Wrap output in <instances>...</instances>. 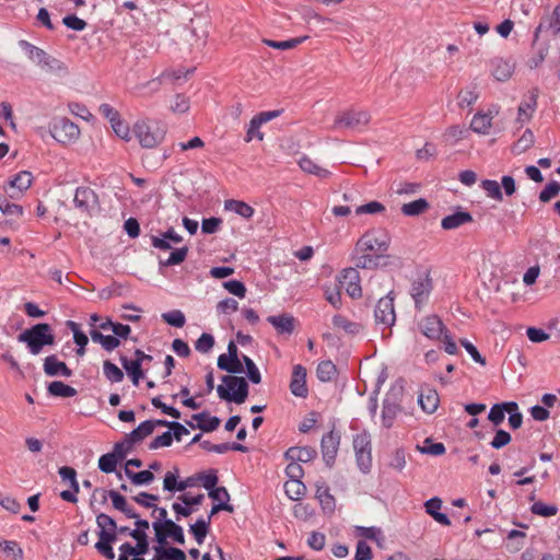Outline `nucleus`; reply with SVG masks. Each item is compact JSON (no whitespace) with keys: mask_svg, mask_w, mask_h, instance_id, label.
<instances>
[{"mask_svg":"<svg viewBox=\"0 0 560 560\" xmlns=\"http://www.w3.org/2000/svg\"><path fill=\"white\" fill-rule=\"evenodd\" d=\"M132 132L142 148L153 149L164 141L166 127L161 121L141 118L133 124Z\"/></svg>","mask_w":560,"mask_h":560,"instance_id":"nucleus-1","label":"nucleus"},{"mask_svg":"<svg viewBox=\"0 0 560 560\" xmlns=\"http://www.w3.org/2000/svg\"><path fill=\"white\" fill-rule=\"evenodd\" d=\"M374 317L377 324H382L387 328L394 325L396 320V313L392 293H388L378 300L374 308Z\"/></svg>","mask_w":560,"mask_h":560,"instance_id":"nucleus-10","label":"nucleus"},{"mask_svg":"<svg viewBox=\"0 0 560 560\" xmlns=\"http://www.w3.org/2000/svg\"><path fill=\"white\" fill-rule=\"evenodd\" d=\"M381 259H383V256L380 255L360 254L355 259V266L357 268L373 269L378 266Z\"/></svg>","mask_w":560,"mask_h":560,"instance_id":"nucleus-47","label":"nucleus"},{"mask_svg":"<svg viewBox=\"0 0 560 560\" xmlns=\"http://www.w3.org/2000/svg\"><path fill=\"white\" fill-rule=\"evenodd\" d=\"M51 137L61 144H71L79 140L81 131L77 124L67 117H55L50 125Z\"/></svg>","mask_w":560,"mask_h":560,"instance_id":"nucleus-4","label":"nucleus"},{"mask_svg":"<svg viewBox=\"0 0 560 560\" xmlns=\"http://www.w3.org/2000/svg\"><path fill=\"white\" fill-rule=\"evenodd\" d=\"M44 372L48 376H65L70 377L72 375L71 370L62 361H59L56 355H48L44 361Z\"/></svg>","mask_w":560,"mask_h":560,"instance_id":"nucleus-22","label":"nucleus"},{"mask_svg":"<svg viewBox=\"0 0 560 560\" xmlns=\"http://www.w3.org/2000/svg\"><path fill=\"white\" fill-rule=\"evenodd\" d=\"M401 412V406L397 401V399L392 398L390 395H387L383 401L381 421L382 425L386 429H389L394 425L398 416Z\"/></svg>","mask_w":560,"mask_h":560,"instance_id":"nucleus-17","label":"nucleus"},{"mask_svg":"<svg viewBox=\"0 0 560 560\" xmlns=\"http://www.w3.org/2000/svg\"><path fill=\"white\" fill-rule=\"evenodd\" d=\"M0 548L12 560H23V550L16 541L0 539Z\"/></svg>","mask_w":560,"mask_h":560,"instance_id":"nucleus-43","label":"nucleus"},{"mask_svg":"<svg viewBox=\"0 0 560 560\" xmlns=\"http://www.w3.org/2000/svg\"><path fill=\"white\" fill-rule=\"evenodd\" d=\"M33 175L31 172L21 171L9 180V197L18 199L31 187Z\"/></svg>","mask_w":560,"mask_h":560,"instance_id":"nucleus-13","label":"nucleus"},{"mask_svg":"<svg viewBox=\"0 0 560 560\" xmlns=\"http://www.w3.org/2000/svg\"><path fill=\"white\" fill-rule=\"evenodd\" d=\"M267 320L275 327L278 334H291L294 330V317L289 314L269 316Z\"/></svg>","mask_w":560,"mask_h":560,"instance_id":"nucleus-28","label":"nucleus"},{"mask_svg":"<svg viewBox=\"0 0 560 560\" xmlns=\"http://www.w3.org/2000/svg\"><path fill=\"white\" fill-rule=\"evenodd\" d=\"M560 192V184L558 182H551L539 194V200L541 202H548Z\"/></svg>","mask_w":560,"mask_h":560,"instance_id":"nucleus-63","label":"nucleus"},{"mask_svg":"<svg viewBox=\"0 0 560 560\" xmlns=\"http://www.w3.org/2000/svg\"><path fill=\"white\" fill-rule=\"evenodd\" d=\"M406 452L402 448H396L389 456L388 466L397 471H402L406 467Z\"/></svg>","mask_w":560,"mask_h":560,"instance_id":"nucleus-54","label":"nucleus"},{"mask_svg":"<svg viewBox=\"0 0 560 560\" xmlns=\"http://www.w3.org/2000/svg\"><path fill=\"white\" fill-rule=\"evenodd\" d=\"M387 249V243L380 241L375 232L364 233L355 244V252L358 254L377 253Z\"/></svg>","mask_w":560,"mask_h":560,"instance_id":"nucleus-14","label":"nucleus"},{"mask_svg":"<svg viewBox=\"0 0 560 560\" xmlns=\"http://www.w3.org/2000/svg\"><path fill=\"white\" fill-rule=\"evenodd\" d=\"M126 476L132 481L133 485H149L153 481L154 475L151 470H142L133 472L130 469H126Z\"/></svg>","mask_w":560,"mask_h":560,"instance_id":"nucleus-52","label":"nucleus"},{"mask_svg":"<svg viewBox=\"0 0 560 560\" xmlns=\"http://www.w3.org/2000/svg\"><path fill=\"white\" fill-rule=\"evenodd\" d=\"M530 511L535 515L551 517L557 514L558 508L556 505H548L541 501H537L530 506Z\"/></svg>","mask_w":560,"mask_h":560,"instance_id":"nucleus-56","label":"nucleus"},{"mask_svg":"<svg viewBox=\"0 0 560 560\" xmlns=\"http://www.w3.org/2000/svg\"><path fill=\"white\" fill-rule=\"evenodd\" d=\"M113 536L104 534V537H98V541L95 544V548L102 553L105 558L113 560L115 558V553L112 548V544L115 541Z\"/></svg>","mask_w":560,"mask_h":560,"instance_id":"nucleus-44","label":"nucleus"},{"mask_svg":"<svg viewBox=\"0 0 560 560\" xmlns=\"http://www.w3.org/2000/svg\"><path fill=\"white\" fill-rule=\"evenodd\" d=\"M96 524L100 527L98 537H104V534L110 535L117 539V525L114 518L105 513L96 516Z\"/></svg>","mask_w":560,"mask_h":560,"instance_id":"nucleus-31","label":"nucleus"},{"mask_svg":"<svg viewBox=\"0 0 560 560\" xmlns=\"http://www.w3.org/2000/svg\"><path fill=\"white\" fill-rule=\"evenodd\" d=\"M458 105L464 108L476 103L478 100V93L474 89L462 90L458 93Z\"/></svg>","mask_w":560,"mask_h":560,"instance_id":"nucleus-61","label":"nucleus"},{"mask_svg":"<svg viewBox=\"0 0 560 560\" xmlns=\"http://www.w3.org/2000/svg\"><path fill=\"white\" fill-rule=\"evenodd\" d=\"M179 483V469L174 467L172 470H168L163 479V489L168 492H176L178 490Z\"/></svg>","mask_w":560,"mask_h":560,"instance_id":"nucleus-50","label":"nucleus"},{"mask_svg":"<svg viewBox=\"0 0 560 560\" xmlns=\"http://www.w3.org/2000/svg\"><path fill=\"white\" fill-rule=\"evenodd\" d=\"M421 332L429 339H439L444 330V325L439 316L429 315L419 323Z\"/></svg>","mask_w":560,"mask_h":560,"instance_id":"nucleus-19","label":"nucleus"},{"mask_svg":"<svg viewBox=\"0 0 560 560\" xmlns=\"http://www.w3.org/2000/svg\"><path fill=\"white\" fill-rule=\"evenodd\" d=\"M290 390L296 397H306L308 389L306 386V370L298 364L293 368Z\"/></svg>","mask_w":560,"mask_h":560,"instance_id":"nucleus-20","label":"nucleus"},{"mask_svg":"<svg viewBox=\"0 0 560 560\" xmlns=\"http://www.w3.org/2000/svg\"><path fill=\"white\" fill-rule=\"evenodd\" d=\"M429 209V202L423 199L419 198L417 200H413L408 203H404L401 206V212L407 217H416L423 212H425Z\"/></svg>","mask_w":560,"mask_h":560,"instance_id":"nucleus-37","label":"nucleus"},{"mask_svg":"<svg viewBox=\"0 0 560 560\" xmlns=\"http://www.w3.org/2000/svg\"><path fill=\"white\" fill-rule=\"evenodd\" d=\"M336 366L331 361H323L318 364L317 377L323 382L331 381L336 375Z\"/></svg>","mask_w":560,"mask_h":560,"instance_id":"nucleus-51","label":"nucleus"},{"mask_svg":"<svg viewBox=\"0 0 560 560\" xmlns=\"http://www.w3.org/2000/svg\"><path fill=\"white\" fill-rule=\"evenodd\" d=\"M474 221L472 215L467 211H457L453 214L446 215L441 221V226L444 230H455L467 223Z\"/></svg>","mask_w":560,"mask_h":560,"instance_id":"nucleus-25","label":"nucleus"},{"mask_svg":"<svg viewBox=\"0 0 560 560\" xmlns=\"http://www.w3.org/2000/svg\"><path fill=\"white\" fill-rule=\"evenodd\" d=\"M192 418L198 421V428L205 432H212L220 424L218 417H210L206 412L194 415Z\"/></svg>","mask_w":560,"mask_h":560,"instance_id":"nucleus-42","label":"nucleus"},{"mask_svg":"<svg viewBox=\"0 0 560 560\" xmlns=\"http://www.w3.org/2000/svg\"><path fill=\"white\" fill-rule=\"evenodd\" d=\"M218 366L219 369L233 374L243 372L242 362L232 360L226 354H221L218 358Z\"/></svg>","mask_w":560,"mask_h":560,"instance_id":"nucleus-46","label":"nucleus"},{"mask_svg":"<svg viewBox=\"0 0 560 560\" xmlns=\"http://www.w3.org/2000/svg\"><path fill=\"white\" fill-rule=\"evenodd\" d=\"M307 38H308V36H302V37H296V38L281 40V42L272 40V39H262V43L265 45H267L268 47H271L275 49L289 50V49L295 48L296 46H299L300 44L305 42Z\"/></svg>","mask_w":560,"mask_h":560,"instance_id":"nucleus-41","label":"nucleus"},{"mask_svg":"<svg viewBox=\"0 0 560 560\" xmlns=\"http://www.w3.org/2000/svg\"><path fill=\"white\" fill-rule=\"evenodd\" d=\"M109 498L112 499L113 506L121 511L129 518H138V514L133 512V510L128 505L125 497L118 493L115 490L109 491Z\"/></svg>","mask_w":560,"mask_h":560,"instance_id":"nucleus-35","label":"nucleus"},{"mask_svg":"<svg viewBox=\"0 0 560 560\" xmlns=\"http://www.w3.org/2000/svg\"><path fill=\"white\" fill-rule=\"evenodd\" d=\"M280 115L279 110H269V112H261L258 115L254 116L249 122L247 132H246V142L252 141L254 138H257L258 140L264 139V133L259 131V128L272 120L273 118H277Z\"/></svg>","mask_w":560,"mask_h":560,"instance_id":"nucleus-12","label":"nucleus"},{"mask_svg":"<svg viewBox=\"0 0 560 560\" xmlns=\"http://www.w3.org/2000/svg\"><path fill=\"white\" fill-rule=\"evenodd\" d=\"M371 115L363 109L349 108L338 113L334 120L335 129L359 130L369 125Z\"/></svg>","mask_w":560,"mask_h":560,"instance_id":"nucleus-5","label":"nucleus"},{"mask_svg":"<svg viewBox=\"0 0 560 560\" xmlns=\"http://www.w3.org/2000/svg\"><path fill=\"white\" fill-rule=\"evenodd\" d=\"M317 453L313 447H290L285 452V458L295 463H307L316 457Z\"/></svg>","mask_w":560,"mask_h":560,"instance_id":"nucleus-27","label":"nucleus"},{"mask_svg":"<svg viewBox=\"0 0 560 560\" xmlns=\"http://www.w3.org/2000/svg\"><path fill=\"white\" fill-rule=\"evenodd\" d=\"M418 402L427 413H433L440 404L438 392L431 387H422L418 396Z\"/></svg>","mask_w":560,"mask_h":560,"instance_id":"nucleus-21","label":"nucleus"},{"mask_svg":"<svg viewBox=\"0 0 560 560\" xmlns=\"http://www.w3.org/2000/svg\"><path fill=\"white\" fill-rule=\"evenodd\" d=\"M152 527L155 533L156 541L160 545H165L167 538H172L179 545L185 544V536L183 528L172 520H164V522H153Z\"/></svg>","mask_w":560,"mask_h":560,"instance_id":"nucleus-9","label":"nucleus"},{"mask_svg":"<svg viewBox=\"0 0 560 560\" xmlns=\"http://www.w3.org/2000/svg\"><path fill=\"white\" fill-rule=\"evenodd\" d=\"M515 410H517V404L514 401L495 404L491 407L490 412L488 415V419L494 425H499L503 422L505 418V412H511Z\"/></svg>","mask_w":560,"mask_h":560,"instance_id":"nucleus-26","label":"nucleus"},{"mask_svg":"<svg viewBox=\"0 0 560 560\" xmlns=\"http://www.w3.org/2000/svg\"><path fill=\"white\" fill-rule=\"evenodd\" d=\"M481 188L486 191L488 197L497 201H501L503 199L500 185L497 180L485 179L481 182Z\"/></svg>","mask_w":560,"mask_h":560,"instance_id":"nucleus-55","label":"nucleus"},{"mask_svg":"<svg viewBox=\"0 0 560 560\" xmlns=\"http://www.w3.org/2000/svg\"><path fill=\"white\" fill-rule=\"evenodd\" d=\"M103 372L105 377L112 383H119L124 380L122 371L108 360L103 363Z\"/></svg>","mask_w":560,"mask_h":560,"instance_id":"nucleus-49","label":"nucleus"},{"mask_svg":"<svg viewBox=\"0 0 560 560\" xmlns=\"http://www.w3.org/2000/svg\"><path fill=\"white\" fill-rule=\"evenodd\" d=\"M67 327L72 331L73 340L78 347H85L88 345V336L80 330V326L75 322L68 320Z\"/></svg>","mask_w":560,"mask_h":560,"instance_id":"nucleus-60","label":"nucleus"},{"mask_svg":"<svg viewBox=\"0 0 560 560\" xmlns=\"http://www.w3.org/2000/svg\"><path fill=\"white\" fill-rule=\"evenodd\" d=\"M190 108L189 98L183 94H176L170 103V110L174 114H185Z\"/></svg>","mask_w":560,"mask_h":560,"instance_id":"nucleus-48","label":"nucleus"},{"mask_svg":"<svg viewBox=\"0 0 560 560\" xmlns=\"http://www.w3.org/2000/svg\"><path fill=\"white\" fill-rule=\"evenodd\" d=\"M490 67L492 77L500 82L510 80L515 70V63L512 60L504 59L502 57H494L491 59Z\"/></svg>","mask_w":560,"mask_h":560,"instance_id":"nucleus-16","label":"nucleus"},{"mask_svg":"<svg viewBox=\"0 0 560 560\" xmlns=\"http://www.w3.org/2000/svg\"><path fill=\"white\" fill-rule=\"evenodd\" d=\"M498 114V106H492L487 112H477L470 121V129L479 135H489L492 120Z\"/></svg>","mask_w":560,"mask_h":560,"instance_id":"nucleus-11","label":"nucleus"},{"mask_svg":"<svg viewBox=\"0 0 560 560\" xmlns=\"http://www.w3.org/2000/svg\"><path fill=\"white\" fill-rule=\"evenodd\" d=\"M537 106V92L530 91L529 95L520 104L517 110V121L521 124L530 120Z\"/></svg>","mask_w":560,"mask_h":560,"instance_id":"nucleus-24","label":"nucleus"},{"mask_svg":"<svg viewBox=\"0 0 560 560\" xmlns=\"http://www.w3.org/2000/svg\"><path fill=\"white\" fill-rule=\"evenodd\" d=\"M73 203L80 214L85 218H91L100 207L97 194L85 186L75 189Z\"/></svg>","mask_w":560,"mask_h":560,"instance_id":"nucleus-6","label":"nucleus"},{"mask_svg":"<svg viewBox=\"0 0 560 560\" xmlns=\"http://www.w3.org/2000/svg\"><path fill=\"white\" fill-rule=\"evenodd\" d=\"M188 248L186 246L176 248L171 253L168 258L164 261H160L163 266H174L183 262L187 257Z\"/></svg>","mask_w":560,"mask_h":560,"instance_id":"nucleus-59","label":"nucleus"},{"mask_svg":"<svg viewBox=\"0 0 560 560\" xmlns=\"http://www.w3.org/2000/svg\"><path fill=\"white\" fill-rule=\"evenodd\" d=\"M340 285L352 298H360L362 289L360 285V276L357 268H347L342 271L340 277Z\"/></svg>","mask_w":560,"mask_h":560,"instance_id":"nucleus-15","label":"nucleus"},{"mask_svg":"<svg viewBox=\"0 0 560 560\" xmlns=\"http://www.w3.org/2000/svg\"><path fill=\"white\" fill-rule=\"evenodd\" d=\"M122 368L131 377L133 385L138 386L143 373L139 361L129 360L126 357L120 358Z\"/></svg>","mask_w":560,"mask_h":560,"instance_id":"nucleus-33","label":"nucleus"},{"mask_svg":"<svg viewBox=\"0 0 560 560\" xmlns=\"http://www.w3.org/2000/svg\"><path fill=\"white\" fill-rule=\"evenodd\" d=\"M385 211V207L380 201H370L365 205L359 206L355 209L357 214H375Z\"/></svg>","mask_w":560,"mask_h":560,"instance_id":"nucleus-62","label":"nucleus"},{"mask_svg":"<svg viewBox=\"0 0 560 560\" xmlns=\"http://www.w3.org/2000/svg\"><path fill=\"white\" fill-rule=\"evenodd\" d=\"M340 443V438L337 433L330 431L322 438V454L323 458L328 466L335 460Z\"/></svg>","mask_w":560,"mask_h":560,"instance_id":"nucleus-18","label":"nucleus"},{"mask_svg":"<svg viewBox=\"0 0 560 560\" xmlns=\"http://www.w3.org/2000/svg\"><path fill=\"white\" fill-rule=\"evenodd\" d=\"M61 479L69 482V486L74 492H79V483L77 480V471L72 467L63 466L59 469Z\"/></svg>","mask_w":560,"mask_h":560,"instance_id":"nucleus-58","label":"nucleus"},{"mask_svg":"<svg viewBox=\"0 0 560 560\" xmlns=\"http://www.w3.org/2000/svg\"><path fill=\"white\" fill-rule=\"evenodd\" d=\"M211 523V515L207 520L198 518L194 524L190 525V533L194 535L196 541L201 545L208 534V529Z\"/></svg>","mask_w":560,"mask_h":560,"instance_id":"nucleus-36","label":"nucleus"},{"mask_svg":"<svg viewBox=\"0 0 560 560\" xmlns=\"http://www.w3.org/2000/svg\"><path fill=\"white\" fill-rule=\"evenodd\" d=\"M299 166L303 172L315 175L319 178H327L330 175V172L327 168L320 166L308 156H302L299 160Z\"/></svg>","mask_w":560,"mask_h":560,"instance_id":"nucleus-29","label":"nucleus"},{"mask_svg":"<svg viewBox=\"0 0 560 560\" xmlns=\"http://www.w3.org/2000/svg\"><path fill=\"white\" fill-rule=\"evenodd\" d=\"M535 141V137L532 130L526 129L520 139L512 145V152L516 155L526 152Z\"/></svg>","mask_w":560,"mask_h":560,"instance_id":"nucleus-40","label":"nucleus"},{"mask_svg":"<svg viewBox=\"0 0 560 560\" xmlns=\"http://www.w3.org/2000/svg\"><path fill=\"white\" fill-rule=\"evenodd\" d=\"M224 209L229 210V211H233L244 219H250L255 213V210L252 206H249L248 203H246L244 201L235 200V199L225 200Z\"/></svg>","mask_w":560,"mask_h":560,"instance_id":"nucleus-30","label":"nucleus"},{"mask_svg":"<svg viewBox=\"0 0 560 560\" xmlns=\"http://www.w3.org/2000/svg\"><path fill=\"white\" fill-rule=\"evenodd\" d=\"M285 494L291 500H300L306 493V487L301 480H288L284 483Z\"/></svg>","mask_w":560,"mask_h":560,"instance_id":"nucleus-39","label":"nucleus"},{"mask_svg":"<svg viewBox=\"0 0 560 560\" xmlns=\"http://www.w3.org/2000/svg\"><path fill=\"white\" fill-rule=\"evenodd\" d=\"M20 342L26 343L30 352L37 355L42 352L44 347L52 346L55 343V336L50 325L40 323L25 329L18 336Z\"/></svg>","mask_w":560,"mask_h":560,"instance_id":"nucleus-2","label":"nucleus"},{"mask_svg":"<svg viewBox=\"0 0 560 560\" xmlns=\"http://www.w3.org/2000/svg\"><path fill=\"white\" fill-rule=\"evenodd\" d=\"M153 430V420H147L141 422L135 430H132L127 435V438L129 439V442L135 444L152 434Z\"/></svg>","mask_w":560,"mask_h":560,"instance_id":"nucleus-34","label":"nucleus"},{"mask_svg":"<svg viewBox=\"0 0 560 560\" xmlns=\"http://www.w3.org/2000/svg\"><path fill=\"white\" fill-rule=\"evenodd\" d=\"M332 325L337 329H341L348 334H357L360 331L361 326L357 323L350 322L341 315H335L332 317Z\"/></svg>","mask_w":560,"mask_h":560,"instance_id":"nucleus-45","label":"nucleus"},{"mask_svg":"<svg viewBox=\"0 0 560 560\" xmlns=\"http://www.w3.org/2000/svg\"><path fill=\"white\" fill-rule=\"evenodd\" d=\"M432 290L433 281L428 271L418 275L417 278L412 280L410 295L417 310H421L427 304Z\"/></svg>","mask_w":560,"mask_h":560,"instance_id":"nucleus-7","label":"nucleus"},{"mask_svg":"<svg viewBox=\"0 0 560 560\" xmlns=\"http://www.w3.org/2000/svg\"><path fill=\"white\" fill-rule=\"evenodd\" d=\"M315 486V497L319 501V504L324 513H332L335 510L336 502L335 498L329 491V488L326 486L324 481H317Z\"/></svg>","mask_w":560,"mask_h":560,"instance_id":"nucleus-23","label":"nucleus"},{"mask_svg":"<svg viewBox=\"0 0 560 560\" xmlns=\"http://www.w3.org/2000/svg\"><path fill=\"white\" fill-rule=\"evenodd\" d=\"M20 46L25 50L28 59L35 61L43 70L57 71L63 69V66L59 60L50 57L46 51L30 44L28 42L21 40Z\"/></svg>","mask_w":560,"mask_h":560,"instance_id":"nucleus-8","label":"nucleus"},{"mask_svg":"<svg viewBox=\"0 0 560 560\" xmlns=\"http://www.w3.org/2000/svg\"><path fill=\"white\" fill-rule=\"evenodd\" d=\"M222 385L217 387L219 397L226 401L243 404L248 396V384L244 377L225 375L222 377Z\"/></svg>","mask_w":560,"mask_h":560,"instance_id":"nucleus-3","label":"nucleus"},{"mask_svg":"<svg viewBox=\"0 0 560 560\" xmlns=\"http://www.w3.org/2000/svg\"><path fill=\"white\" fill-rule=\"evenodd\" d=\"M118 463L119 460L117 458V455L113 453H107L100 457L98 468L105 474H110L116 470Z\"/></svg>","mask_w":560,"mask_h":560,"instance_id":"nucleus-53","label":"nucleus"},{"mask_svg":"<svg viewBox=\"0 0 560 560\" xmlns=\"http://www.w3.org/2000/svg\"><path fill=\"white\" fill-rule=\"evenodd\" d=\"M162 318L168 325L177 327V328L183 327L186 322L185 315L183 314V312H180L178 310L163 313Z\"/></svg>","mask_w":560,"mask_h":560,"instance_id":"nucleus-57","label":"nucleus"},{"mask_svg":"<svg viewBox=\"0 0 560 560\" xmlns=\"http://www.w3.org/2000/svg\"><path fill=\"white\" fill-rule=\"evenodd\" d=\"M114 132L122 140H130V128L129 125L119 117L110 124Z\"/></svg>","mask_w":560,"mask_h":560,"instance_id":"nucleus-64","label":"nucleus"},{"mask_svg":"<svg viewBox=\"0 0 560 560\" xmlns=\"http://www.w3.org/2000/svg\"><path fill=\"white\" fill-rule=\"evenodd\" d=\"M48 393L56 397H73L77 395V389L60 381L51 382L48 385Z\"/></svg>","mask_w":560,"mask_h":560,"instance_id":"nucleus-38","label":"nucleus"},{"mask_svg":"<svg viewBox=\"0 0 560 560\" xmlns=\"http://www.w3.org/2000/svg\"><path fill=\"white\" fill-rule=\"evenodd\" d=\"M201 446L203 450H206L208 452H214V453H219V454L226 453L228 451H238L242 453L247 452V447L242 444H238V443L212 444L209 441H205V442H202Z\"/></svg>","mask_w":560,"mask_h":560,"instance_id":"nucleus-32","label":"nucleus"}]
</instances>
